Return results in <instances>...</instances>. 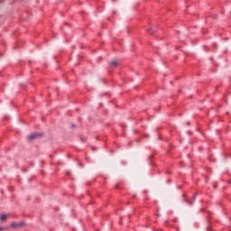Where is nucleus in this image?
I'll use <instances>...</instances> for the list:
<instances>
[{
    "instance_id": "nucleus-1",
    "label": "nucleus",
    "mask_w": 231,
    "mask_h": 231,
    "mask_svg": "<svg viewBox=\"0 0 231 231\" xmlns=\"http://www.w3.org/2000/svg\"><path fill=\"white\" fill-rule=\"evenodd\" d=\"M40 136H42V134L34 133V134H31L27 138L29 141H33L34 139Z\"/></svg>"
},
{
    "instance_id": "nucleus-2",
    "label": "nucleus",
    "mask_w": 231,
    "mask_h": 231,
    "mask_svg": "<svg viewBox=\"0 0 231 231\" xmlns=\"http://www.w3.org/2000/svg\"><path fill=\"white\" fill-rule=\"evenodd\" d=\"M7 218H8V215H6V214L0 215V221L5 222L7 220Z\"/></svg>"
},
{
    "instance_id": "nucleus-3",
    "label": "nucleus",
    "mask_w": 231,
    "mask_h": 231,
    "mask_svg": "<svg viewBox=\"0 0 231 231\" xmlns=\"http://www.w3.org/2000/svg\"><path fill=\"white\" fill-rule=\"evenodd\" d=\"M24 223H12V227L17 228V227H21L22 226H23Z\"/></svg>"
},
{
    "instance_id": "nucleus-4",
    "label": "nucleus",
    "mask_w": 231,
    "mask_h": 231,
    "mask_svg": "<svg viewBox=\"0 0 231 231\" xmlns=\"http://www.w3.org/2000/svg\"><path fill=\"white\" fill-rule=\"evenodd\" d=\"M118 65V61L116 60H114L110 62V67L111 68H116Z\"/></svg>"
},
{
    "instance_id": "nucleus-5",
    "label": "nucleus",
    "mask_w": 231,
    "mask_h": 231,
    "mask_svg": "<svg viewBox=\"0 0 231 231\" xmlns=\"http://www.w3.org/2000/svg\"><path fill=\"white\" fill-rule=\"evenodd\" d=\"M3 230H5V228L0 226V231H3Z\"/></svg>"
}]
</instances>
